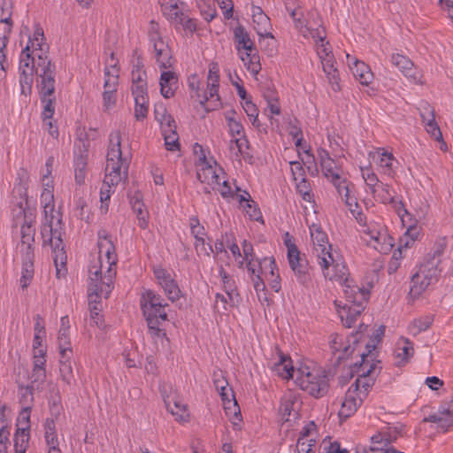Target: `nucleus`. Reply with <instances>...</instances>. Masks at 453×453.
Wrapping results in <instances>:
<instances>
[{"mask_svg":"<svg viewBox=\"0 0 453 453\" xmlns=\"http://www.w3.org/2000/svg\"><path fill=\"white\" fill-rule=\"evenodd\" d=\"M53 199L52 191L49 188L42 192L41 203L43 206L45 223L42 226L41 234L43 246L48 244L51 248L57 276L59 278L62 270L63 273L66 271L67 256L62 240L64 229L61 214L59 211H55Z\"/></svg>","mask_w":453,"mask_h":453,"instance_id":"1","label":"nucleus"},{"mask_svg":"<svg viewBox=\"0 0 453 453\" xmlns=\"http://www.w3.org/2000/svg\"><path fill=\"white\" fill-rule=\"evenodd\" d=\"M97 246L99 256L88 268V291L91 295L98 296L101 294L108 298L113 289L118 257L112 241H98Z\"/></svg>","mask_w":453,"mask_h":453,"instance_id":"2","label":"nucleus"},{"mask_svg":"<svg viewBox=\"0 0 453 453\" xmlns=\"http://www.w3.org/2000/svg\"><path fill=\"white\" fill-rule=\"evenodd\" d=\"M311 237L313 242V250L318 264L322 269L323 275L330 280H343L346 279V266L342 255L328 242L327 234L319 225L310 226Z\"/></svg>","mask_w":453,"mask_h":453,"instance_id":"3","label":"nucleus"},{"mask_svg":"<svg viewBox=\"0 0 453 453\" xmlns=\"http://www.w3.org/2000/svg\"><path fill=\"white\" fill-rule=\"evenodd\" d=\"M48 46L42 41L35 42V47H30V65H35L34 74L37 76V87L41 86L43 98L50 96L56 84V65L47 55Z\"/></svg>","mask_w":453,"mask_h":453,"instance_id":"4","label":"nucleus"},{"mask_svg":"<svg viewBox=\"0 0 453 453\" xmlns=\"http://www.w3.org/2000/svg\"><path fill=\"white\" fill-rule=\"evenodd\" d=\"M141 306L149 327L150 334L157 338L166 335L165 329L161 328L163 322L168 320L164 298L153 290H145L141 298Z\"/></svg>","mask_w":453,"mask_h":453,"instance_id":"5","label":"nucleus"},{"mask_svg":"<svg viewBox=\"0 0 453 453\" xmlns=\"http://www.w3.org/2000/svg\"><path fill=\"white\" fill-rule=\"evenodd\" d=\"M441 264L440 254H434L423 262L416 273L411 280L410 293L414 296L421 295L429 285L436 282L441 270L439 268Z\"/></svg>","mask_w":453,"mask_h":453,"instance_id":"6","label":"nucleus"},{"mask_svg":"<svg viewBox=\"0 0 453 453\" xmlns=\"http://www.w3.org/2000/svg\"><path fill=\"white\" fill-rule=\"evenodd\" d=\"M234 39L238 53L242 54V50L246 51L245 56L241 55V59L247 69L252 73L257 74L261 71L260 57L254 42L242 25L234 29Z\"/></svg>","mask_w":453,"mask_h":453,"instance_id":"7","label":"nucleus"},{"mask_svg":"<svg viewBox=\"0 0 453 453\" xmlns=\"http://www.w3.org/2000/svg\"><path fill=\"white\" fill-rule=\"evenodd\" d=\"M362 327L363 325H360L359 330L350 335L347 344L344 343L342 335L335 334L330 336L329 343L333 353L334 367L339 366L343 360L348 359L353 355L363 337Z\"/></svg>","mask_w":453,"mask_h":453,"instance_id":"8","label":"nucleus"},{"mask_svg":"<svg viewBox=\"0 0 453 453\" xmlns=\"http://www.w3.org/2000/svg\"><path fill=\"white\" fill-rule=\"evenodd\" d=\"M296 377L300 388L315 397H321L328 391V379L319 371H309L308 368L300 369Z\"/></svg>","mask_w":453,"mask_h":453,"instance_id":"9","label":"nucleus"},{"mask_svg":"<svg viewBox=\"0 0 453 453\" xmlns=\"http://www.w3.org/2000/svg\"><path fill=\"white\" fill-rule=\"evenodd\" d=\"M43 39L44 34L42 28L39 27H36L33 37H29L27 46L21 51L19 60V83L23 88V93L25 86H27V88L31 89L34 81L35 65H30V47H35V42L43 41Z\"/></svg>","mask_w":453,"mask_h":453,"instance_id":"10","label":"nucleus"},{"mask_svg":"<svg viewBox=\"0 0 453 453\" xmlns=\"http://www.w3.org/2000/svg\"><path fill=\"white\" fill-rule=\"evenodd\" d=\"M213 382L217 391L220 395L226 415L233 416L234 419L240 420L241 410L235 399L233 388L228 387L227 380L222 374L215 373Z\"/></svg>","mask_w":453,"mask_h":453,"instance_id":"11","label":"nucleus"},{"mask_svg":"<svg viewBox=\"0 0 453 453\" xmlns=\"http://www.w3.org/2000/svg\"><path fill=\"white\" fill-rule=\"evenodd\" d=\"M153 273L157 283L164 289L165 294L171 302L180 299L181 291L176 280L172 277L171 273L161 266H156Z\"/></svg>","mask_w":453,"mask_h":453,"instance_id":"12","label":"nucleus"},{"mask_svg":"<svg viewBox=\"0 0 453 453\" xmlns=\"http://www.w3.org/2000/svg\"><path fill=\"white\" fill-rule=\"evenodd\" d=\"M376 367L377 365L374 363L365 366L357 365V366L355 367L357 369L356 372L359 373V375L350 388H352V389L357 394H361L364 399L367 396L369 389L374 384V380L372 376L374 373Z\"/></svg>","mask_w":453,"mask_h":453,"instance_id":"13","label":"nucleus"},{"mask_svg":"<svg viewBox=\"0 0 453 453\" xmlns=\"http://www.w3.org/2000/svg\"><path fill=\"white\" fill-rule=\"evenodd\" d=\"M377 189L378 191L374 196L376 200L384 204H392L397 214L402 218V221L404 222V216H410V213L401 201L395 200L394 188L389 184L381 182L377 186Z\"/></svg>","mask_w":453,"mask_h":453,"instance_id":"14","label":"nucleus"},{"mask_svg":"<svg viewBox=\"0 0 453 453\" xmlns=\"http://www.w3.org/2000/svg\"><path fill=\"white\" fill-rule=\"evenodd\" d=\"M38 92L40 96V100L42 104H43V111H42V119L44 125L48 127L49 133L53 137H58V130L56 126L52 123V117L55 113V104H56V96H55V88L53 89V92L50 96H46L43 98V95L41 93V86H38Z\"/></svg>","mask_w":453,"mask_h":453,"instance_id":"15","label":"nucleus"},{"mask_svg":"<svg viewBox=\"0 0 453 453\" xmlns=\"http://www.w3.org/2000/svg\"><path fill=\"white\" fill-rule=\"evenodd\" d=\"M390 61L394 66L408 79L415 83L419 82L420 75L419 72L414 66L413 62L406 56L400 53H393L390 58Z\"/></svg>","mask_w":453,"mask_h":453,"instance_id":"16","label":"nucleus"},{"mask_svg":"<svg viewBox=\"0 0 453 453\" xmlns=\"http://www.w3.org/2000/svg\"><path fill=\"white\" fill-rule=\"evenodd\" d=\"M345 296L347 301L345 304H348V306H357V309L354 311V313L361 314L369 299L370 292L367 289L357 286H348L345 289Z\"/></svg>","mask_w":453,"mask_h":453,"instance_id":"17","label":"nucleus"},{"mask_svg":"<svg viewBox=\"0 0 453 453\" xmlns=\"http://www.w3.org/2000/svg\"><path fill=\"white\" fill-rule=\"evenodd\" d=\"M423 422L437 423L438 428L447 432L453 427V402L448 407H441L438 412L424 418Z\"/></svg>","mask_w":453,"mask_h":453,"instance_id":"18","label":"nucleus"},{"mask_svg":"<svg viewBox=\"0 0 453 453\" xmlns=\"http://www.w3.org/2000/svg\"><path fill=\"white\" fill-rule=\"evenodd\" d=\"M348 65L354 75V77L359 81L360 84L368 86L373 79V74L370 67L364 63L359 61L349 55H347Z\"/></svg>","mask_w":453,"mask_h":453,"instance_id":"19","label":"nucleus"},{"mask_svg":"<svg viewBox=\"0 0 453 453\" xmlns=\"http://www.w3.org/2000/svg\"><path fill=\"white\" fill-rule=\"evenodd\" d=\"M122 168L124 175L127 176L128 164L126 161L106 163L104 185L108 188L117 186L122 179Z\"/></svg>","mask_w":453,"mask_h":453,"instance_id":"20","label":"nucleus"},{"mask_svg":"<svg viewBox=\"0 0 453 453\" xmlns=\"http://www.w3.org/2000/svg\"><path fill=\"white\" fill-rule=\"evenodd\" d=\"M364 398L361 394H357L352 388H349L345 394V398L342 403L341 409L339 411V416L341 418H349L353 415L357 408L363 403Z\"/></svg>","mask_w":453,"mask_h":453,"instance_id":"21","label":"nucleus"},{"mask_svg":"<svg viewBox=\"0 0 453 453\" xmlns=\"http://www.w3.org/2000/svg\"><path fill=\"white\" fill-rule=\"evenodd\" d=\"M160 92L165 98L174 96L178 88V75L173 71H163L160 75Z\"/></svg>","mask_w":453,"mask_h":453,"instance_id":"22","label":"nucleus"},{"mask_svg":"<svg viewBox=\"0 0 453 453\" xmlns=\"http://www.w3.org/2000/svg\"><path fill=\"white\" fill-rule=\"evenodd\" d=\"M196 167V177L202 183H207L212 188L215 185L220 184V178L216 172V168L210 165L208 161L198 165Z\"/></svg>","mask_w":453,"mask_h":453,"instance_id":"23","label":"nucleus"},{"mask_svg":"<svg viewBox=\"0 0 453 453\" xmlns=\"http://www.w3.org/2000/svg\"><path fill=\"white\" fill-rule=\"evenodd\" d=\"M414 354L413 343L408 339L402 337L396 343L395 356L396 365H405Z\"/></svg>","mask_w":453,"mask_h":453,"instance_id":"24","label":"nucleus"},{"mask_svg":"<svg viewBox=\"0 0 453 453\" xmlns=\"http://www.w3.org/2000/svg\"><path fill=\"white\" fill-rule=\"evenodd\" d=\"M299 403L292 395L285 396L281 399L279 412L284 422L298 418Z\"/></svg>","mask_w":453,"mask_h":453,"instance_id":"25","label":"nucleus"},{"mask_svg":"<svg viewBox=\"0 0 453 453\" xmlns=\"http://www.w3.org/2000/svg\"><path fill=\"white\" fill-rule=\"evenodd\" d=\"M126 161L121 151V134L119 131H114L110 134V144L106 163Z\"/></svg>","mask_w":453,"mask_h":453,"instance_id":"26","label":"nucleus"},{"mask_svg":"<svg viewBox=\"0 0 453 453\" xmlns=\"http://www.w3.org/2000/svg\"><path fill=\"white\" fill-rule=\"evenodd\" d=\"M21 257L25 256L27 251L34 254L33 243L35 242V229L32 226V220L25 219L21 226Z\"/></svg>","mask_w":453,"mask_h":453,"instance_id":"27","label":"nucleus"},{"mask_svg":"<svg viewBox=\"0 0 453 453\" xmlns=\"http://www.w3.org/2000/svg\"><path fill=\"white\" fill-rule=\"evenodd\" d=\"M368 234L373 241V248L379 252L388 253L391 250L393 238L388 235L386 232L381 233L380 231L370 230Z\"/></svg>","mask_w":453,"mask_h":453,"instance_id":"28","label":"nucleus"},{"mask_svg":"<svg viewBox=\"0 0 453 453\" xmlns=\"http://www.w3.org/2000/svg\"><path fill=\"white\" fill-rule=\"evenodd\" d=\"M321 64H322L323 71L325 72V73L328 79V81L332 86V88L334 91L340 90L339 73H338V70L334 67V56H329V58H322Z\"/></svg>","mask_w":453,"mask_h":453,"instance_id":"29","label":"nucleus"},{"mask_svg":"<svg viewBox=\"0 0 453 453\" xmlns=\"http://www.w3.org/2000/svg\"><path fill=\"white\" fill-rule=\"evenodd\" d=\"M83 147L85 145L83 144ZM88 150L84 148L80 151V154L75 155L74 157V178L79 185H82L86 178V167L88 164Z\"/></svg>","mask_w":453,"mask_h":453,"instance_id":"30","label":"nucleus"},{"mask_svg":"<svg viewBox=\"0 0 453 453\" xmlns=\"http://www.w3.org/2000/svg\"><path fill=\"white\" fill-rule=\"evenodd\" d=\"M154 53L157 63L161 69H167L172 65V51L165 42L155 43Z\"/></svg>","mask_w":453,"mask_h":453,"instance_id":"31","label":"nucleus"},{"mask_svg":"<svg viewBox=\"0 0 453 453\" xmlns=\"http://www.w3.org/2000/svg\"><path fill=\"white\" fill-rule=\"evenodd\" d=\"M331 182L335 187L339 195L344 198L345 203L348 207L355 206L359 208L357 198L350 196V183L346 179H342L340 176L339 179L334 180Z\"/></svg>","mask_w":453,"mask_h":453,"instance_id":"32","label":"nucleus"},{"mask_svg":"<svg viewBox=\"0 0 453 453\" xmlns=\"http://www.w3.org/2000/svg\"><path fill=\"white\" fill-rule=\"evenodd\" d=\"M22 257V273H21V287L23 289L27 288L34 277V258L35 254L30 252L26 253Z\"/></svg>","mask_w":453,"mask_h":453,"instance_id":"33","label":"nucleus"},{"mask_svg":"<svg viewBox=\"0 0 453 453\" xmlns=\"http://www.w3.org/2000/svg\"><path fill=\"white\" fill-rule=\"evenodd\" d=\"M46 380L45 369H33L31 374V384L25 388V394L32 395L34 390L41 391Z\"/></svg>","mask_w":453,"mask_h":453,"instance_id":"34","label":"nucleus"},{"mask_svg":"<svg viewBox=\"0 0 453 453\" xmlns=\"http://www.w3.org/2000/svg\"><path fill=\"white\" fill-rule=\"evenodd\" d=\"M72 354L67 353L65 358L60 356L59 361V372L61 380L68 386H71L74 381V376L71 362Z\"/></svg>","mask_w":453,"mask_h":453,"instance_id":"35","label":"nucleus"},{"mask_svg":"<svg viewBox=\"0 0 453 453\" xmlns=\"http://www.w3.org/2000/svg\"><path fill=\"white\" fill-rule=\"evenodd\" d=\"M29 426L25 428H18L14 434L15 453H26L29 441Z\"/></svg>","mask_w":453,"mask_h":453,"instance_id":"36","label":"nucleus"},{"mask_svg":"<svg viewBox=\"0 0 453 453\" xmlns=\"http://www.w3.org/2000/svg\"><path fill=\"white\" fill-rule=\"evenodd\" d=\"M273 369L283 379H289L294 376L295 369L291 365L289 357L281 355L280 361L274 364Z\"/></svg>","mask_w":453,"mask_h":453,"instance_id":"37","label":"nucleus"},{"mask_svg":"<svg viewBox=\"0 0 453 453\" xmlns=\"http://www.w3.org/2000/svg\"><path fill=\"white\" fill-rule=\"evenodd\" d=\"M158 3L164 16L170 21L178 18V13L181 12L180 0H158Z\"/></svg>","mask_w":453,"mask_h":453,"instance_id":"38","label":"nucleus"},{"mask_svg":"<svg viewBox=\"0 0 453 453\" xmlns=\"http://www.w3.org/2000/svg\"><path fill=\"white\" fill-rule=\"evenodd\" d=\"M266 262H269V268H270V273L272 277L273 278L270 282V287L272 289H273L276 293L280 292L281 288L280 285V277L278 273L277 265L275 262V259L273 257H271L269 258L265 257L259 262V267L261 268L263 265H265Z\"/></svg>","mask_w":453,"mask_h":453,"instance_id":"39","label":"nucleus"},{"mask_svg":"<svg viewBox=\"0 0 453 453\" xmlns=\"http://www.w3.org/2000/svg\"><path fill=\"white\" fill-rule=\"evenodd\" d=\"M259 35L258 44L262 50L265 51L268 56H273L276 51L274 37L272 33L265 32V34L260 31V28H256Z\"/></svg>","mask_w":453,"mask_h":453,"instance_id":"40","label":"nucleus"},{"mask_svg":"<svg viewBox=\"0 0 453 453\" xmlns=\"http://www.w3.org/2000/svg\"><path fill=\"white\" fill-rule=\"evenodd\" d=\"M69 327L70 326H67V327L60 328L58 331V342L59 354L62 358H65L67 353L73 354V350L70 346Z\"/></svg>","mask_w":453,"mask_h":453,"instance_id":"41","label":"nucleus"},{"mask_svg":"<svg viewBox=\"0 0 453 453\" xmlns=\"http://www.w3.org/2000/svg\"><path fill=\"white\" fill-rule=\"evenodd\" d=\"M101 296H103V295L100 294L98 296H96L95 294L91 295L88 292V297L90 299V302H89L90 320L100 328L104 326V320L102 319V316L99 313L100 310L97 307V304L99 303V301L97 299L100 298ZM104 296L105 297L104 295Z\"/></svg>","mask_w":453,"mask_h":453,"instance_id":"42","label":"nucleus"},{"mask_svg":"<svg viewBox=\"0 0 453 453\" xmlns=\"http://www.w3.org/2000/svg\"><path fill=\"white\" fill-rule=\"evenodd\" d=\"M361 173L366 186L370 189L371 194L375 196L376 192L378 191L377 186L380 185L381 181L371 167L361 168Z\"/></svg>","mask_w":453,"mask_h":453,"instance_id":"43","label":"nucleus"},{"mask_svg":"<svg viewBox=\"0 0 453 453\" xmlns=\"http://www.w3.org/2000/svg\"><path fill=\"white\" fill-rule=\"evenodd\" d=\"M219 277L221 278L224 291L229 297V300L233 301V296L236 291V284L234 280L225 271L222 265L219 266Z\"/></svg>","mask_w":453,"mask_h":453,"instance_id":"44","label":"nucleus"},{"mask_svg":"<svg viewBox=\"0 0 453 453\" xmlns=\"http://www.w3.org/2000/svg\"><path fill=\"white\" fill-rule=\"evenodd\" d=\"M357 309V306H348V304H344V306L338 311L339 316L344 326L351 327L354 325L357 318L360 315L354 313V311Z\"/></svg>","mask_w":453,"mask_h":453,"instance_id":"45","label":"nucleus"},{"mask_svg":"<svg viewBox=\"0 0 453 453\" xmlns=\"http://www.w3.org/2000/svg\"><path fill=\"white\" fill-rule=\"evenodd\" d=\"M200 104L204 106L205 103L211 100L212 110L221 105L220 97L219 96V87H208L199 98Z\"/></svg>","mask_w":453,"mask_h":453,"instance_id":"46","label":"nucleus"},{"mask_svg":"<svg viewBox=\"0 0 453 453\" xmlns=\"http://www.w3.org/2000/svg\"><path fill=\"white\" fill-rule=\"evenodd\" d=\"M434 321L432 316L426 315L419 319H414L409 326L411 333L414 335L426 331L430 327Z\"/></svg>","mask_w":453,"mask_h":453,"instance_id":"47","label":"nucleus"},{"mask_svg":"<svg viewBox=\"0 0 453 453\" xmlns=\"http://www.w3.org/2000/svg\"><path fill=\"white\" fill-rule=\"evenodd\" d=\"M395 157L393 154L388 152H383L380 158V167L382 169V173L389 177H394L395 171L393 165Z\"/></svg>","mask_w":453,"mask_h":453,"instance_id":"48","label":"nucleus"},{"mask_svg":"<svg viewBox=\"0 0 453 453\" xmlns=\"http://www.w3.org/2000/svg\"><path fill=\"white\" fill-rule=\"evenodd\" d=\"M242 108L246 114L248 115V117L250 118L252 126L255 127H259L260 121L258 120V109L256 106V104L251 101V99L243 102Z\"/></svg>","mask_w":453,"mask_h":453,"instance_id":"49","label":"nucleus"},{"mask_svg":"<svg viewBox=\"0 0 453 453\" xmlns=\"http://www.w3.org/2000/svg\"><path fill=\"white\" fill-rule=\"evenodd\" d=\"M134 103V117L138 121L143 120L149 111V98H135Z\"/></svg>","mask_w":453,"mask_h":453,"instance_id":"50","label":"nucleus"},{"mask_svg":"<svg viewBox=\"0 0 453 453\" xmlns=\"http://www.w3.org/2000/svg\"><path fill=\"white\" fill-rule=\"evenodd\" d=\"M324 175L330 180H337L341 176V169L337 166L334 160L326 161V164L320 165Z\"/></svg>","mask_w":453,"mask_h":453,"instance_id":"51","label":"nucleus"},{"mask_svg":"<svg viewBox=\"0 0 453 453\" xmlns=\"http://www.w3.org/2000/svg\"><path fill=\"white\" fill-rule=\"evenodd\" d=\"M165 140V146L167 150L175 151L180 149L179 135L177 131L170 129L169 132L162 134Z\"/></svg>","mask_w":453,"mask_h":453,"instance_id":"52","label":"nucleus"},{"mask_svg":"<svg viewBox=\"0 0 453 453\" xmlns=\"http://www.w3.org/2000/svg\"><path fill=\"white\" fill-rule=\"evenodd\" d=\"M166 409L173 415L176 416V419L179 421H185L186 418V406L180 403L177 401L173 402V405L172 406L170 402L166 399H164Z\"/></svg>","mask_w":453,"mask_h":453,"instance_id":"53","label":"nucleus"},{"mask_svg":"<svg viewBox=\"0 0 453 453\" xmlns=\"http://www.w3.org/2000/svg\"><path fill=\"white\" fill-rule=\"evenodd\" d=\"M295 276L297 280V281L302 285H307L311 282V278L309 273L308 270V263H303L302 265H299L296 269H291Z\"/></svg>","mask_w":453,"mask_h":453,"instance_id":"54","label":"nucleus"},{"mask_svg":"<svg viewBox=\"0 0 453 453\" xmlns=\"http://www.w3.org/2000/svg\"><path fill=\"white\" fill-rule=\"evenodd\" d=\"M296 183V190L301 195L302 198L306 202H311L312 195L310 182L305 177L299 179Z\"/></svg>","mask_w":453,"mask_h":453,"instance_id":"55","label":"nucleus"},{"mask_svg":"<svg viewBox=\"0 0 453 453\" xmlns=\"http://www.w3.org/2000/svg\"><path fill=\"white\" fill-rule=\"evenodd\" d=\"M143 65L141 61H138L137 64L134 66L132 70V82L133 84H145L147 83L146 72L142 69Z\"/></svg>","mask_w":453,"mask_h":453,"instance_id":"56","label":"nucleus"},{"mask_svg":"<svg viewBox=\"0 0 453 453\" xmlns=\"http://www.w3.org/2000/svg\"><path fill=\"white\" fill-rule=\"evenodd\" d=\"M377 344L378 343L369 339V341L365 343L366 351L357 353V356L361 357V360L360 362H356L354 364V367L357 366V365H360V366L369 365L368 357L375 349Z\"/></svg>","mask_w":453,"mask_h":453,"instance_id":"57","label":"nucleus"},{"mask_svg":"<svg viewBox=\"0 0 453 453\" xmlns=\"http://www.w3.org/2000/svg\"><path fill=\"white\" fill-rule=\"evenodd\" d=\"M143 203H134V204L132 205L133 211L136 214L137 219L139 220V226L142 229H145L148 226V212L143 210Z\"/></svg>","mask_w":453,"mask_h":453,"instance_id":"58","label":"nucleus"},{"mask_svg":"<svg viewBox=\"0 0 453 453\" xmlns=\"http://www.w3.org/2000/svg\"><path fill=\"white\" fill-rule=\"evenodd\" d=\"M288 259L291 269H296L303 263H308L305 259L301 258L297 247H292L289 249V252H288Z\"/></svg>","mask_w":453,"mask_h":453,"instance_id":"59","label":"nucleus"},{"mask_svg":"<svg viewBox=\"0 0 453 453\" xmlns=\"http://www.w3.org/2000/svg\"><path fill=\"white\" fill-rule=\"evenodd\" d=\"M172 22L181 25L185 29L191 32L196 29V25L192 19H189L182 11L178 13V18L173 19Z\"/></svg>","mask_w":453,"mask_h":453,"instance_id":"60","label":"nucleus"},{"mask_svg":"<svg viewBox=\"0 0 453 453\" xmlns=\"http://www.w3.org/2000/svg\"><path fill=\"white\" fill-rule=\"evenodd\" d=\"M425 128L426 132L437 142L443 140L441 131L436 122V120L426 122Z\"/></svg>","mask_w":453,"mask_h":453,"instance_id":"61","label":"nucleus"},{"mask_svg":"<svg viewBox=\"0 0 453 453\" xmlns=\"http://www.w3.org/2000/svg\"><path fill=\"white\" fill-rule=\"evenodd\" d=\"M419 111L422 122L424 124L426 122L433 121L435 119L434 110L428 103L421 104Z\"/></svg>","mask_w":453,"mask_h":453,"instance_id":"62","label":"nucleus"},{"mask_svg":"<svg viewBox=\"0 0 453 453\" xmlns=\"http://www.w3.org/2000/svg\"><path fill=\"white\" fill-rule=\"evenodd\" d=\"M189 226L191 234L195 239L202 238L204 236V227L200 224L199 219L196 217H192L189 219Z\"/></svg>","mask_w":453,"mask_h":453,"instance_id":"63","label":"nucleus"},{"mask_svg":"<svg viewBox=\"0 0 453 453\" xmlns=\"http://www.w3.org/2000/svg\"><path fill=\"white\" fill-rule=\"evenodd\" d=\"M315 444V439L303 440V438H298L296 442V450L298 453H313L312 448Z\"/></svg>","mask_w":453,"mask_h":453,"instance_id":"64","label":"nucleus"}]
</instances>
